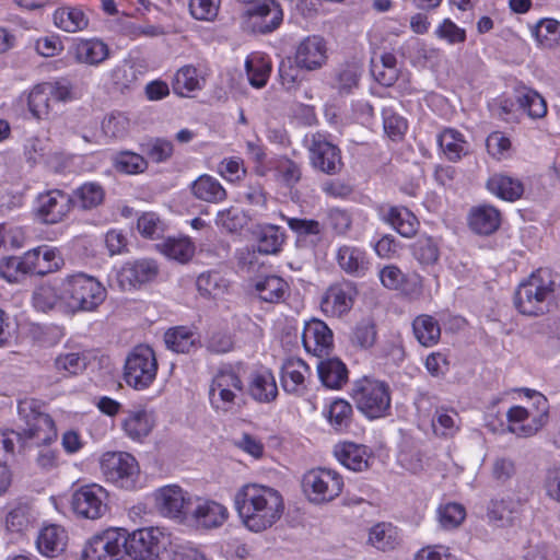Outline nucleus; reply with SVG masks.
<instances>
[{
  "instance_id": "obj_1",
  "label": "nucleus",
  "mask_w": 560,
  "mask_h": 560,
  "mask_svg": "<svg viewBox=\"0 0 560 560\" xmlns=\"http://www.w3.org/2000/svg\"><path fill=\"white\" fill-rule=\"evenodd\" d=\"M234 504L243 524L255 533L271 527L284 509L277 490L256 483L243 486L234 497Z\"/></svg>"
},
{
  "instance_id": "obj_2",
  "label": "nucleus",
  "mask_w": 560,
  "mask_h": 560,
  "mask_svg": "<svg viewBox=\"0 0 560 560\" xmlns=\"http://www.w3.org/2000/svg\"><path fill=\"white\" fill-rule=\"evenodd\" d=\"M555 280L548 269H538L522 281L514 293V305L527 316H539L549 311L555 292Z\"/></svg>"
},
{
  "instance_id": "obj_3",
  "label": "nucleus",
  "mask_w": 560,
  "mask_h": 560,
  "mask_svg": "<svg viewBox=\"0 0 560 560\" xmlns=\"http://www.w3.org/2000/svg\"><path fill=\"white\" fill-rule=\"evenodd\" d=\"M106 290L94 277L77 273L65 279L60 284V300L72 312L94 311L105 300Z\"/></svg>"
},
{
  "instance_id": "obj_4",
  "label": "nucleus",
  "mask_w": 560,
  "mask_h": 560,
  "mask_svg": "<svg viewBox=\"0 0 560 560\" xmlns=\"http://www.w3.org/2000/svg\"><path fill=\"white\" fill-rule=\"evenodd\" d=\"M352 398L370 419L384 417L390 408L389 387L385 382L364 377L355 382Z\"/></svg>"
},
{
  "instance_id": "obj_5",
  "label": "nucleus",
  "mask_w": 560,
  "mask_h": 560,
  "mask_svg": "<svg viewBox=\"0 0 560 560\" xmlns=\"http://www.w3.org/2000/svg\"><path fill=\"white\" fill-rule=\"evenodd\" d=\"M283 20V12L276 0H258L241 12V27L247 33L267 34L277 30Z\"/></svg>"
},
{
  "instance_id": "obj_6",
  "label": "nucleus",
  "mask_w": 560,
  "mask_h": 560,
  "mask_svg": "<svg viewBox=\"0 0 560 560\" xmlns=\"http://www.w3.org/2000/svg\"><path fill=\"white\" fill-rule=\"evenodd\" d=\"M158 361L152 348L139 345L133 348L125 362L124 378L135 389L148 388L156 377Z\"/></svg>"
},
{
  "instance_id": "obj_7",
  "label": "nucleus",
  "mask_w": 560,
  "mask_h": 560,
  "mask_svg": "<svg viewBox=\"0 0 560 560\" xmlns=\"http://www.w3.org/2000/svg\"><path fill=\"white\" fill-rule=\"evenodd\" d=\"M127 540L124 546L125 555L132 560H152L168 544V536L159 527H147L128 534L124 529Z\"/></svg>"
},
{
  "instance_id": "obj_8",
  "label": "nucleus",
  "mask_w": 560,
  "mask_h": 560,
  "mask_svg": "<svg viewBox=\"0 0 560 560\" xmlns=\"http://www.w3.org/2000/svg\"><path fill=\"white\" fill-rule=\"evenodd\" d=\"M101 470L106 481L122 489H132L139 478L137 459L126 452H107L102 455Z\"/></svg>"
},
{
  "instance_id": "obj_9",
  "label": "nucleus",
  "mask_w": 560,
  "mask_h": 560,
  "mask_svg": "<svg viewBox=\"0 0 560 560\" xmlns=\"http://www.w3.org/2000/svg\"><path fill=\"white\" fill-rule=\"evenodd\" d=\"M342 487V477L326 468L312 469L302 479L303 492L314 503L332 501L340 494Z\"/></svg>"
},
{
  "instance_id": "obj_10",
  "label": "nucleus",
  "mask_w": 560,
  "mask_h": 560,
  "mask_svg": "<svg viewBox=\"0 0 560 560\" xmlns=\"http://www.w3.org/2000/svg\"><path fill=\"white\" fill-rule=\"evenodd\" d=\"M73 207L74 199L71 195L60 189H51L37 196L33 215L39 223L58 224L68 217Z\"/></svg>"
},
{
  "instance_id": "obj_11",
  "label": "nucleus",
  "mask_w": 560,
  "mask_h": 560,
  "mask_svg": "<svg viewBox=\"0 0 560 560\" xmlns=\"http://www.w3.org/2000/svg\"><path fill=\"white\" fill-rule=\"evenodd\" d=\"M304 142L307 145L311 164L314 168L327 175H336L342 170L340 149L332 144L325 135L319 132L306 135Z\"/></svg>"
},
{
  "instance_id": "obj_12",
  "label": "nucleus",
  "mask_w": 560,
  "mask_h": 560,
  "mask_svg": "<svg viewBox=\"0 0 560 560\" xmlns=\"http://www.w3.org/2000/svg\"><path fill=\"white\" fill-rule=\"evenodd\" d=\"M122 528H108L95 534L89 539L83 551V560H117L124 551L125 542Z\"/></svg>"
},
{
  "instance_id": "obj_13",
  "label": "nucleus",
  "mask_w": 560,
  "mask_h": 560,
  "mask_svg": "<svg viewBox=\"0 0 560 560\" xmlns=\"http://www.w3.org/2000/svg\"><path fill=\"white\" fill-rule=\"evenodd\" d=\"M19 413L25 419L24 434L28 439H36L38 443L49 444L57 438V431L48 413L36 410L35 401H21Z\"/></svg>"
},
{
  "instance_id": "obj_14",
  "label": "nucleus",
  "mask_w": 560,
  "mask_h": 560,
  "mask_svg": "<svg viewBox=\"0 0 560 560\" xmlns=\"http://www.w3.org/2000/svg\"><path fill=\"white\" fill-rule=\"evenodd\" d=\"M106 497V490L98 485L93 483L81 487L72 495V509L81 517L89 520L100 518L107 511Z\"/></svg>"
},
{
  "instance_id": "obj_15",
  "label": "nucleus",
  "mask_w": 560,
  "mask_h": 560,
  "mask_svg": "<svg viewBox=\"0 0 560 560\" xmlns=\"http://www.w3.org/2000/svg\"><path fill=\"white\" fill-rule=\"evenodd\" d=\"M195 497L189 495L178 486H166L155 493V503L164 516L184 521L189 516Z\"/></svg>"
},
{
  "instance_id": "obj_16",
  "label": "nucleus",
  "mask_w": 560,
  "mask_h": 560,
  "mask_svg": "<svg viewBox=\"0 0 560 560\" xmlns=\"http://www.w3.org/2000/svg\"><path fill=\"white\" fill-rule=\"evenodd\" d=\"M327 61L326 40L318 35L305 37L296 47L294 62L301 69L314 71Z\"/></svg>"
},
{
  "instance_id": "obj_17",
  "label": "nucleus",
  "mask_w": 560,
  "mask_h": 560,
  "mask_svg": "<svg viewBox=\"0 0 560 560\" xmlns=\"http://www.w3.org/2000/svg\"><path fill=\"white\" fill-rule=\"evenodd\" d=\"M302 342L307 352L320 359L332 348V331L323 320L312 319L304 327Z\"/></svg>"
},
{
  "instance_id": "obj_18",
  "label": "nucleus",
  "mask_w": 560,
  "mask_h": 560,
  "mask_svg": "<svg viewBox=\"0 0 560 560\" xmlns=\"http://www.w3.org/2000/svg\"><path fill=\"white\" fill-rule=\"evenodd\" d=\"M189 516L198 526L211 529L222 526L229 517V512L221 503L195 497Z\"/></svg>"
},
{
  "instance_id": "obj_19",
  "label": "nucleus",
  "mask_w": 560,
  "mask_h": 560,
  "mask_svg": "<svg viewBox=\"0 0 560 560\" xmlns=\"http://www.w3.org/2000/svg\"><path fill=\"white\" fill-rule=\"evenodd\" d=\"M70 54L79 63L98 66L109 57V48L97 38L80 39L72 45Z\"/></svg>"
},
{
  "instance_id": "obj_20",
  "label": "nucleus",
  "mask_w": 560,
  "mask_h": 560,
  "mask_svg": "<svg viewBox=\"0 0 560 560\" xmlns=\"http://www.w3.org/2000/svg\"><path fill=\"white\" fill-rule=\"evenodd\" d=\"M384 222L393 226L401 236L412 237L416 235L419 221L416 215L405 207H382L380 210Z\"/></svg>"
},
{
  "instance_id": "obj_21",
  "label": "nucleus",
  "mask_w": 560,
  "mask_h": 560,
  "mask_svg": "<svg viewBox=\"0 0 560 560\" xmlns=\"http://www.w3.org/2000/svg\"><path fill=\"white\" fill-rule=\"evenodd\" d=\"M158 266L153 260L140 259L126 264L118 272V281L121 288L126 283L136 287L152 281L158 276Z\"/></svg>"
},
{
  "instance_id": "obj_22",
  "label": "nucleus",
  "mask_w": 560,
  "mask_h": 560,
  "mask_svg": "<svg viewBox=\"0 0 560 560\" xmlns=\"http://www.w3.org/2000/svg\"><path fill=\"white\" fill-rule=\"evenodd\" d=\"M353 304V289L350 285H334L323 296L320 307L324 313L331 316H341Z\"/></svg>"
},
{
  "instance_id": "obj_23",
  "label": "nucleus",
  "mask_w": 560,
  "mask_h": 560,
  "mask_svg": "<svg viewBox=\"0 0 560 560\" xmlns=\"http://www.w3.org/2000/svg\"><path fill=\"white\" fill-rule=\"evenodd\" d=\"M336 259L341 270L350 276L363 277L369 269L365 253L355 246H341L337 252Z\"/></svg>"
},
{
  "instance_id": "obj_24",
  "label": "nucleus",
  "mask_w": 560,
  "mask_h": 560,
  "mask_svg": "<svg viewBox=\"0 0 560 560\" xmlns=\"http://www.w3.org/2000/svg\"><path fill=\"white\" fill-rule=\"evenodd\" d=\"M34 254H27L22 257L9 256L0 260V276L8 282H19L27 275H34L36 265L33 264Z\"/></svg>"
},
{
  "instance_id": "obj_25",
  "label": "nucleus",
  "mask_w": 560,
  "mask_h": 560,
  "mask_svg": "<svg viewBox=\"0 0 560 560\" xmlns=\"http://www.w3.org/2000/svg\"><path fill=\"white\" fill-rule=\"evenodd\" d=\"M68 536L59 525H49L42 529L37 537V548L39 552L47 557L60 555L67 546Z\"/></svg>"
},
{
  "instance_id": "obj_26",
  "label": "nucleus",
  "mask_w": 560,
  "mask_h": 560,
  "mask_svg": "<svg viewBox=\"0 0 560 560\" xmlns=\"http://www.w3.org/2000/svg\"><path fill=\"white\" fill-rule=\"evenodd\" d=\"M521 508L518 500H492L488 508V516L500 527L512 526L520 520Z\"/></svg>"
},
{
  "instance_id": "obj_27",
  "label": "nucleus",
  "mask_w": 560,
  "mask_h": 560,
  "mask_svg": "<svg viewBox=\"0 0 560 560\" xmlns=\"http://www.w3.org/2000/svg\"><path fill=\"white\" fill-rule=\"evenodd\" d=\"M318 376L328 388H341L348 381V369L338 358H329L317 362Z\"/></svg>"
},
{
  "instance_id": "obj_28",
  "label": "nucleus",
  "mask_w": 560,
  "mask_h": 560,
  "mask_svg": "<svg viewBox=\"0 0 560 560\" xmlns=\"http://www.w3.org/2000/svg\"><path fill=\"white\" fill-rule=\"evenodd\" d=\"M154 427V417L152 412L145 409H135L128 411L122 422L126 434L136 441H141L148 436Z\"/></svg>"
},
{
  "instance_id": "obj_29",
  "label": "nucleus",
  "mask_w": 560,
  "mask_h": 560,
  "mask_svg": "<svg viewBox=\"0 0 560 560\" xmlns=\"http://www.w3.org/2000/svg\"><path fill=\"white\" fill-rule=\"evenodd\" d=\"M487 188L503 200L515 201L523 196L524 185L514 177L504 174H493L487 182Z\"/></svg>"
},
{
  "instance_id": "obj_30",
  "label": "nucleus",
  "mask_w": 560,
  "mask_h": 560,
  "mask_svg": "<svg viewBox=\"0 0 560 560\" xmlns=\"http://www.w3.org/2000/svg\"><path fill=\"white\" fill-rule=\"evenodd\" d=\"M470 229L482 235H489L500 226V212L491 206L474 209L469 217Z\"/></svg>"
},
{
  "instance_id": "obj_31",
  "label": "nucleus",
  "mask_w": 560,
  "mask_h": 560,
  "mask_svg": "<svg viewBox=\"0 0 560 560\" xmlns=\"http://www.w3.org/2000/svg\"><path fill=\"white\" fill-rule=\"evenodd\" d=\"M337 459L348 469L362 471L368 468L366 447L354 443H343L335 448Z\"/></svg>"
},
{
  "instance_id": "obj_32",
  "label": "nucleus",
  "mask_w": 560,
  "mask_h": 560,
  "mask_svg": "<svg viewBox=\"0 0 560 560\" xmlns=\"http://www.w3.org/2000/svg\"><path fill=\"white\" fill-rule=\"evenodd\" d=\"M257 240V249L260 254H276L281 249L284 242V233L277 225L268 224L258 226L254 231Z\"/></svg>"
},
{
  "instance_id": "obj_33",
  "label": "nucleus",
  "mask_w": 560,
  "mask_h": 560,
  "mask_svg": "<svg viewBox=\"0 0 560 560\" xmlns=\"http://www.w3.org/2000/svg\"><path fill=\"white\" fill-rule=\"evenodd\" d=\"M192 195L207 202H220L225 199L226 191L221 184L209 175H201L191 185Z\"/></svg>"
},
{
  "instance_id": "obj_34",
  "label": "nucleus",
  "mask_w": 560,
  "mask_h": 560,
  "mask_svg": "<svg viewBox=\"0 0 560 560\" xmlns=\"http://www.w3.org/2000/svg\"><path fill=\"white\" fill-rule=\"evenodd\" d=\"M249 394L260 402L276 399L278 388L273 375L269 371L254 374L249 384Z\"/></svg>"
},
{
  "instance_id": "obj_35",
  "label": "nucleus",
  "mask_w": 560,
  "mask_h": 560,
  "mask_svg": "<svg viewBox=\"0 0 560 560\" xmlns=\"http://www.w3.org/2000/svg\"><path fill=\"white\" fill-rule=\"evenodd\" d=\"M439 144L450 161L456 162L469 152V144L455 129H445L439 136Z\"/></svg>"
},
{
  "instance_id": "obj_36",
  "label": "nucleus",
  "mask_w": 560,
  "mask_h": 560,
  "mask_svg": "<svg viewBox=\"0 0 560 560\" xmlns=\"http://www.w3.org/2000/svg\"><path fill=\"white\" fill-rule=\"evenodd\" d=\"M166 347L176 353H189L197 347L195 334L185 326L168 329L164 335Z\"/></svg>"
},
{
  "instance_id": "obj_37",
  "label": "nucleus",
  "mask_w": 560,
  "mask_h": 560,
  "mask_svg": "<svg viewBox=\"0 0 560 560\" xmlns=\"http://www.w3.org/2000/svg\"><path fill=\"white\" fill-rule=\"evenodd\" d=\"M413 335L424 347L435 345L441 336L438 322L430 315H419L412 323Z\"/></svg>"
},
{
  "instance_id": "obj_38",
  "label": "nucleus",
  "mask_w": 560,
  "mask_h": 560,
  "mask_svg": "<svg viewBox=\"0 0 560 560\" xmlns=\"http://www.w3.org/2000/svg\"><path fill=\"white\" fill-rule=\"evenodd\" d=\"M307 366L300 359L290 358L281 366V383L285 392L296 393L303 385L304 374Z\"/></svg>"
},
{
  "instance_id": "obj_39",
  "label": "nucleus",
  "mask_w": 560,
  "mask_h": 560,
  "mask_svg": "<svg viewBox=\"0 0 560 560\" xmlns=\"http://www.w3.org/2000/svg\"><path fill=\"white\" fill-rule=\"evenodd\" d=\"M287 289V282L278 276H267L255 283L259 299L268 303L281 302Z\"/></svg>"
},
{
  "instance_id": "obj_40",
  "label": "nucleus",
  "mask_w": 560,
  "mask_h": 560,
  "mask_svg": "<svg viewBox=\"0 0 560 560\" xmlns=\"http://www.w3.org/2000/svg\"><path fill=\"white\" fill-rule=\"evenodd\" d=\"M71 197L74 205L78 203L83 210H91L103 203L105 190L100 184L90 182L78 187Z\"/></svg>"
},
{
  "instance_id": "obj_41",
  "label": "nucleus",
  "mask_w": 560,
  "mask_h": 560,
  "mask_svg": "<svg viewBox=\"0 0 560 560\" xmlns=\"http://www.w3.org/2000/svg\"><path fill=\"white\" fill-rule=\"evenodd\" d=\"M369 542L378 550H393L398 544L396 527L389 523H378L370 529Z\"/></svg>"
},
{
  "instance_id": "obj_42",
  "label": "nucleus",
  "mask_w": 560,
  "mask_h": 560,
  "mask_svg": "<svg viewBox=\"0 0 560 560\" xmlns=\"http://www.w3.org/2000/svg\"><path fill=\"white\" fill-rule=\"evenodd\" d=\"M56 26L68 33L81 31L88 26L85 14L75 8H61L54 13Z\"/></svg>"
},
{
  "instance_id": "obj_43",
  "label": "nucleus",
  "mask_w": 560,
  "mask_h": 560,
  "mask_svg": "<svg viewBox=\"0 0 560 560\" xmlns=\"http://www.w3.org/2000/svg\"><path fill=\"white\" fill-rule=\"evenodd\" d=\"M528 411L521 406H514L510 408L508 411V419L511 423L510 431L516 433L518 435L529 436L535 434L542 425H544V416H540L538 419H533V424H522L521 427H516L517 423H523L528 419Z\"/></svg>"
},
{
  "instance_id": "obj_44",
  "label": "nucleus",
  "mask_w": 560,
  "mask_h": 560,
  "mask_svg": "<svg viewBox=\"0 0 560 560\" xmlns=\"http://www.w3.org/2000/svg\"><path fill=\"white\" fill-rule=\"evenodd\" d=\"M196 287L206 298H218L228 290V281L218 271H207L198 276Z\"/></svg>"
},
{
  "instance_id": "obj_45",
  "label": "nucleus",
  "mask_w": 560,
  "mask_h": 560,
  "mask_svg": "<svg viewBox=\"0 0 560 560\" xmlns=\"http://www.w3.org/2000/svg\"><path fill=\"white\" fill-rule=\"evenodd\" d=\"M517 103L533 119L542 118L547 114V103L545 98L532 89L524 88L518 91Z\"/></svg>"
},
{
  "instance_id": "obj_46",
  "label": "nucleus",
  "mask_w": 560,
  "mask_h": 560,
  "mask_svg": "<svg viewBox=\"0 0 560 560\" xmlns=\"http://www.w3.org/2000/svg\"><path fill=\"white\" fill-rule=\"evenodd\" d=\"M27 254H34V259H32L33 264L36 265V269L33 271L34 275L45 276L59 268L60 259L54 248L39 246L28 250Z\"/></svg>"
},
{
  "instance_id": "obj_47",
  "label": "nucleus",
  "mask_w": 560,
  "mask_h": 560,
  "mask_svg": "<svg viewBox=\"0 0 560 560\" xmlns=\"http://www.w3.org/2000/svg\"><path fill=\"white\" fill-rule=\"evenodd\" d=\"M201 84L197 77V69L192 66L182 67L173 80V91L179 96H187L190 92L200 90Z\"/></svg>"
},
{
  "instance_id": "obj_48",
  "label": "nucleus",
  "mask_w": 560,
  "mask_h": 560,
  "mask_svg": "<svg viewBox=\"0 0 560 560\" xmlns=\"http://www.w3.org/2000/svg\"><path fill=\"white\" fill-rule=\"evenodd\" d=\"M532 34L544 47H552L560 37V23L552 19H544L535 24Z\"/></svg>"
},
{
  "instance_id": "obj_49",
  "label": "nucleus",
  "mask_w": 560,
  "mask_h": 560,
  "mask_svg": "<svg viewBox=\"0 0 560 560\" xmlns=\"http://www.w3.org/2000/svg\"><path fill=\"white\" fill-rule=\"evenodd\" d=\"M162 253L179 262H187L195 253L194 245L187 238H168L161 245Z\"/></svg>"
},
{
  "instance_id": "obj_50",
  "label": "nucleus",
  "mask_w": 560,
  "mask_h": 560,
  "mask_svg": "<svg viewBox=\"0 0 560 560\" xmlns=\"http://www.w3.org/2000/svg\"><path fill=\"white\" fill-rule=\"evenodd\" d=\"M376 336L375 324L370 319H363L353 328L350 341L352 346L366 350L374 346Z\"/></svg>"
},
{
  "instance_id": "obj_51",
  "label": "nucleus",
  "mask_w": 560,
  "mask_h": 560,
  "mask_svg": "<svg viewBox=\"0 0 560 560\" xmlns=\"http://www.w3.org/2000/svg\"><path fill=\"white\" fill-rule=\"evenodd\" d=\"M416 259L422 265H433L440 256L436 241L429 236H421L412 246Z\"/></svg>"
},
{
  "instance_id": "obj_52",
  "label": "nucleus",
  "mask_w": 560,
  "mask_h": 560,
  "mask_svg": "<svg viewBox=\"0 0 560 560\" xmlns=\"http://www.w3.org/2000/svg\"><path fill=\"white\" fill-rule=\"evenodd\" d=\"M245 67L248 81L254 88L260 89L266 85L271 72L270 62L262 58L248 59Z\"/></svg>"
},
{
  "instance_id": "obj_53",
  "label": "nucleus",
  "mask_w": 560,
  "mask_h": 560,
  "mask_svg": "<svg viewBox=\"0 0 560 560\" xmlns=\"http://www.w3.org/2000/svg\"><path fill=\"white\" fill-rule=\"evenodd\" d=\"M55 368L63 375H78L86 368V357L77 352L59 354Z\"/></svg>"
},
{
  "instance_id": "obj_54",
  "label": "nucleus",
  "mask_w": 560,
  "mask_h": 560,
  "mask_svg": "<svg viewBox=\"0 0 560 560\" xmlns=\"http://www.w3.org/2000/svg\"><path fill=\"white\" fill-rule=\"evenodd\" d=\"M50 94L44 85L35 86L28 95V109L37 119L45 118L49 113Z\"/></svg>"
},
{
  "instance_id": "obj_55",
  "label": "nucleus",
  "mask_w": 560,
  "mask_h": 560,
  "mask_svg": "<svg viewBox=\"0 0 560 560\" xmlns=\"http://www.w3.org/2000/svg\"><path fill=\"white\" fill-rule=\"evenodd\" d=\"M351 415V405L343 399H336L329 406L328 420L337 430H342L349 425Z\"/></svg>"
},
{
  "instance_id": "obj_56",
  "label": "nucleus",
  "mask_w": 560,
  "mask_h": 560,
  "mask_svg": "<svg viewBox=\"0 0 560 560\" xmlns=\"http://www.w3.org/2000/svg\"><path fill=\"white\" fill-rule=\"evenodd\" d=\"M116 168L127 174L141 173L147 168V161L140 154L133 152H120L115 158Z\"/></svg>"
},
{
  "instance_id": "obj_57",
  "label": "nucleus",
  "mask_w": 560,
  "mask_h": 560,
  "mask_svg": "<svg viewBox=\"0 0 560 560\" xmlns=\"http://www.w3.org/2000/svg\"><path fill=\"white\" fill-rule=\"evenodd\" d=\"M173 143L170 140L155 138L142 145V151L156 163L168 160L173 154Z\"/></svg>"
},
{
  "instance_id": "obj_58",
  "label": "nucleus",
  "mask_w": 560,
  "mask_h": 560,
  "mask_svg": "<svg viewBox=\"0 0 560 560\" xmlns=\"http://www.w3.org/2000/svg\"><path fill=\"white\" fill-rule=\"evenodd\" d=\"M238 395L228 388H222L215 384L210 385L209 399L211 406L217 410L230 411L236 404Z\"/></svg>"
},
{
  "instance_id": "obj_59",
  "label": "nucleus",
  "mask_w": 560,
  "mask_h": 560,
  "mask_svg": "<svg viewBox=\"0 0 560 560\" xmlns=\"http://www.w3.org/2000/svg\"><path fill=\"white\" fill-rule=\"evenodd\" d=\"M465 516V508L458 503H447L439 509V521L444 528H456Z\"/></svg>"
},
{
  "instance_id": "obj_60",
  "label": "nucleus",
  "mask_w": 560,
  "mask_h": 560,
  "mask_svg": "<svg viewBox=\"0 0 560 560\" xmlns=\"http://www.w3.org/2000/svg\"><path fill=\"white\" fill-rule=\"evenodd\" d=\"M221 0H190L189 11L196 20L213 21L219 12Z\"/></svg>"
},
{
  "instance_id": "obj_61",
  "label": "nucleus",
  "mask_w": 560,
  "mask_h": 560,
  "mask_svg": "<svg viewBox=\"0 0 560 560\" xmlns=\"http://www.w3.org/2000/svg\"><path fill=\"white\" fill-rule=\"evenodd\" d=\"M129 128L128 118L120 114H110L102 122L103 132L112 138H122Z\"/></svg>"
},
{
  "instance_id": "obj_62",
  "label": "nucleus",
  "mask_w": 560,
  "mask_h": 560,
  "mask_svg": "<svg viewBox=\"0 0 560 560\" xmlns=\"http://www.w3.org/2000/svg\"><path fill=\"white\" fill-rule=\"evenodd\" d=\"M215 223L225 231L234 233L244 226L245 217L238 209L230 208L218 212Z\"/></svg>"
},
{
  "instance_id": "obj_63",
  "label": "nucleus",
  "mask_w": 560,
  "mask_h": 560,
  "mask_svg": "<svg viewBox=\"0 0 560 560\" xmlns=\"http://www.w3.org/2000/svg\"><path fill=\"white\" fill-rule=\"evenodd\" d=\"M59 299L60 294H57L55 288L50 285H42L34 291L33 304L35 308L42 312H47L55 307Z\"/></svg>"
},
{
  "instance_id": "obj_64",
  "label": "nucleus",
  "mask_w": 560,
  "mask_h": 560,
  "mask_svg": "<svg viewBox=\"0 0 560 560\" xmlns=\"http://www.w3.org/2000/svg\"><path fill=\"white\" fill-rule=\"evenodd\" d=\"M525 560H560V548L547 544L529 546L524 555Z\"/></svg>"
}]
</instances>
